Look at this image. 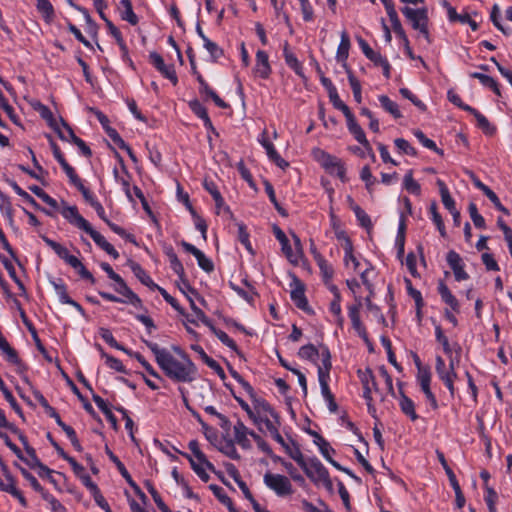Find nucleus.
<instances>
[{
  "instance_id": "f257e3e1",
  "label": "nucleus",
  "mask_w": 512,
  "mask_h": 512,
  "mask_svg": "<svg viewBox=\"0 0 512 512\" xmlns=\"http://www.w3.org/2000/svg\"><path fill=\"white\" fill-rule=\"evenodd\" d=\"M142 342L151 350L155 361L166 377L177 383H190L196 379L197 367L191 359L177 360L166 348L157 343L142 339Z\"/></svg>"
},
{
  "instance_id": "f03ea898",
  "label": "nucleus",
  "mask_w": 512,
  "mask_h": 512,
  "mask_svg": "<svg viewBox=\"0 0 512 512\" xmlns=\"http://www.w3.org/2000/svg\"><path fill=\"white\" fill-rule=\"evenodd\" d=\"M100 267L107 273V276L115 282V285L113 286L114 291L124 297L120 298L112 293L99 291L98 294L104 300L115 303L131 304L135 308L139 309L143 308L141 298L127 285L125 280L113 270L109 263L102 262Z\"/></svg>"
},
{
  "instance_id": "7ed1b4c3",
  "label": "nucleus",
  "mask_w": 512,
  "mask_h": 512,
  "mask_svg": "<svg viewBox=\"0 0 512 512\" xmlns=\"http://www.w3.org/2000/svg\"><path fill=\"white\" fill-rule=\"evenodd\" d=\"M314 154L317 162L328 174L338 177L342 183L348 181L346 168L341 159L321 149H317Z\"/></svg>"
},
{
  "instance_id": "20e7f679",
  "label": "nucleus",
  "mask_w": 512,
  "mask_h": 512,
  "mask_svg": "<svg viewBox=\"0 0 512 512\" xmlns=\"http://www.w3.org/2000/svg\"><path fill=\"white\" fill-rule=\"evenodd\" d=\"M263 482L267 488L272 490L278 497H287L293 494V486L288 477L271 472L265 473Z\"/></svg>"
},
{
  "instance_id": "39448f33",
  "label": "nucleus",
  "mask_w": 512,
  "mask_h": 512,
  "mask_svg": "<svg viewBox=\"0 0 512 512\" xmlns=\"http://www.w3.org/2000/svg\"><path fill=\"white\" fill-rule=\"evenodd\" d=\"M63 218L67 220L74 227L86 232L90 229L91 224L80 215L78 208L73 205H68L65 201H62L61 208L59 207V211Z\"/></svg>"
},
{
  "instance_id": "423d86ee",
  "label": "nucleus",
  "mask_w": 512,
  "mask_h": 512,
  "mask_svg": "<svg viewBox=\"0 0 512 512\" xmlns=\"http://www.w3.org/2000/svg\"><path fill=\"white\" fill-rule=\"evenodd\" d=\"M165 255L168 257L170 268L172 271L179 276V278L182 280L184 287L188 290L189 293H191L194 296L198 295L197 290L192 287L189 282L185 279V270L183 267V264L178 259L177 254L175 253L173 247L171 245L164 246L163 249Z\"/></svg>"
},
{
  "instance_id": "0eeeda50",
  "label": "nucleus",
  "mask_w": 512,
  "mask_h": 512,
  "mask_svg": "<svg viewBox=\"0 0 512 512\" xmlns=\"http://www.w3.org/2000/svg\"><path fill=\"white\" fill-rule=\"evenodd\" d=\"M290 287V298L295 304V306L304 312H312V310L309 307L307 297L305 295L304 283L297 276L294 275L292 282L290 283Z\"/></svg>"
},
{
  "instance_id": "6e6552de",
  "label": "nucleus",
  "mask_w": 512,
  "mask_h": 512,
  "mask_svg": "<svg viewBox=\"0 0 512 512\" xmlns=\"http://www.w3.org/2000/svg\"><path fill=\"white\" fill-rule=\"evenodd\" d=\"M34 111L38 112L39 115L47 125L55 132L57 133L58 137L61 140H67V138L64 136V132L60 128V119L58 120L52 110L47 107L46 105L42 104L39 101H34Z\"/></svg>"
},
{
  "instance_id": "1a4fd4ad",
  "label": "nucleus",
  "mask_w": 512,
  "mask_h": 512,
  "mask_svg": "<svg viewBox=\"0 0 512 512\" xmlns=\"http://www.w3.org/2000/svg\"><path fill=\"white\" fill-rule=\"evenodd\" d=\"M149 61L164 78L170 80L174 86L177 85L178 77L173 64L166 65L163 57L157 52L149 54Z\"/></svg>"
},
{
  "instance_id": "9d476101",
  "label": "nucleus",
  "mask_w": 512,
  "mask_h": 512,
  "mask_svg": "<svg viewBox=\"0 0 512 512\" xmlns=\"http://www.w3.org/2000/svg\"><path fill=\"white\" fill-rule=\"evenodd\" d=\"M258 142L265 149L270 161L282 169H285L289 166V163L280 156L273 143L269 140L267 130H263L262 133L258 136Z\"/></svg>"
},
{
  "instance_id": "9b49d317",
  "label": "nucleus",
  "mask_w": 512,
  "mask_h": 512,
  "mask_svg": "<svg viewBox=\"0 0 512 512\" xmlns=\"http://www.w3.org/2000/svg\"><path fill=\"white\" fill-rule=\"evenodd\" d=\"M303 471L315 484L320 483L329 474L327 468L316 457L309 459L306 463V470Z\"/></svg>"
},
{
  "instance_id": "f8f14e48",
  "label": "nucleus",
  "mask_w": 512,
  "mask_h": 512,
  "mask_svg": "<svg viewBox=\"0 0 512 512\" xmlns=\"http://www.w3.org/2000/svg\"><path fill=\"white\" fill-rule=\"evenodd\" d=\"M253 72L256 77L267 80L272 74V67L269 62V55L264 50H258L255 56Z\"/></svg>"
},
{
  "instance_id": "ddd939ff",
  "label": "nucleus",
  "mask_w": 512,
  "mask_h": 512,
  "mask_svg": "<svg viewBox=\"0 0 512 512\" xmlns=\"http://www.w3.org/2000/svg\"><path fill=\"white\" fill-rule=\"evenodd\" d=\"M360 309H361L360 302L353 304V305H349L348 306V316L351 320L352 327L356 331L358 336L360 338H362L365 343H369V337H368L367 330L360 318Z\"/></svg>"
},
{
  "instance_id": "4468645a",
  "label": "nucleus",
  "mask_w": 512,
  "mask_h": 512,
  "mask_svg": "<svg viewBox=\"0 0 512 512\" xmlns=\"http://www.w3.org/2000/svg\"><path fill=\"white\" fill-rule=\"evenodd\" d=\"M447 263L454 273L455 280L460 282L469 278L468 273L464 269L461 256L454 250H450L446 256Z\"/></svg>"
},
{
  "instance_id": "2eb2a0df",
  "label": "nucleus",
  "mask_w": 512,
  "mask_h": 512,
  "mask_svg": "<svg viewBox=\"0 0 512 512\" xmlns=\"http://www.w3.org/2000/svg\"><path fill=\"white\" fill-rule=\"evenodd\" d=\"M181 246L186 252L192 254L196 258L198 266L203 271L210 273L214 270V264L212 260L206 257V255L196 246L184 240L181 242Z\"/></svg>"
},
{
  "instance_id": "dca6fc26",
  "label": "nucleus",
  "mask_w": 512,
  "mask_h": 512,
  "mask_svg": "<svg viewBox=\"0 0 512 512\" xmlns=\"http://www.w3.org/2000/svg\"><path fill=\"white\" fill-rule=\"evenodd\" d=\"M273 233L275 238L279 241L281 244V250L286 256L287 260L294 265H297L299 262V256L298 254L294 253L292 246L290 244L289 239L287 238L284 231L279 228L278 226H274Z\"/></svg>"
},
{
  "instance_id": "f3484780",
  "label": "nucleus",
  "mask_w": 512,
  "mask_h": 512,
  "mask_svg": "<svg viewBox=\"0 0 512 512\" xmlns=\"http://www.w3.org/2000/svg\"><path fill=\"white\" fill-rule=\"evenodd\" d=\"M318 380H319V384L321 387L322 396L325 399V401L327 402L329 411L331 413H336L338 410V405H337L334 395L332 394L330 387H329L330 375H328V372H326L324 374L320 371Z\"/></svg>"
},
{
  "instance_id": "a211bd4d",
  "label": "nucleus",
  "mask_w": 512,
  "mask_h": 512,
  "mask_svg": "<svg viewBox=\"0 0 512 512\" xmlns=\"http://www.w3.org/2000/svg\"><path fill=\"white\" fill-rule=\"evenodd\" d=\"M347 129L354 139L361 144L366 150H371V145L366 138L365 132L358 124L354 114L346 118Z\"/></svg>"
},
{
  "instance_id": "6ab92c4d",
  "label": "nucleus",
  "mask_w": 512,
  "mask_h": 512,
  "mask_svg": "<svg viewBox=\"0 0 512 512\" xmlns=\"http://www.w3.org/2000/svg\"><path fill=\"white\" fill-rule=\"evenodd\" d=\"M401 12L411 22L415 30L420 28L423 22H428L427 10L425 8L413 9L405 6L401 9Z\"/></svg>"
},
{
  "instance_id": "aec40b11",
  "label": "nucleus",
  "mask_w": 512,
  "mask_h": 512,
  "mask_svg": "<svg viewBox=\"0 0 512 512\" xmlns=\"http://www.w3.org/2000/svg\"><path fill=\"white\" fill-rule=\"evenodd\" d=\"M391 26H392V29H393L394 33L396 34V36L402 41L404 50H405V54L407 55V57L411 60H419L422 63V65L426 68V63L423 60V58L421 56H416L413 53V50L410 47L409 39L402 27L401 22L399 21L397 23L392 24Z\"/></svg>"
},
{
  "instance_id": "412c9836",
  "label": "nucleus",
  "mask_w": 512,
  "mask_h": 512,
  "mask_svg": "<svg viewBox=\"0 0 512 512\" xmlns=\"http://www.w3.org/2000/svg\"><path fill=\"white\" fill-rule=\"evenodd\" d=\"M87 234H89V236L93 239V241L95 242V244L101 248L102 250H104L108 255H110L113 259H118L119 258V253L118 251L114 248V246L112 244H110L106 238L98 231H96L95 229H93V227L91 226L90 229H88L86 231Z\"/></svg>"
},
{
  "instance_id": "4be33fe9",
  "label": "nucleus",
  "mask_w": 512,
  "mask_h": 512,
  "mask_svg": "<svg viewBox=\"0 0 512 512\" xmlns=\"http://www.w3.org/2000/svg\"><path fill=\"white\" fill-rule=\"evenodd\" d=\"M350 38L346 31H343L341 33V40L337 48L336 52V60L338 63L341 64V66L345 69V71L348 73V70H351L348 66L347 59L349 56V49H350Z\"/></svg>"
},
{
  "instance_id": "5701e85b",
  "label": "nucleus",
  "mask_w": 512,
  "mask_h": 512,
  "mask_svg": "<svg viewBox=\"0 0 512 512\" xmlns=\"http://www.w3.org/2000/svg\"><path fill=\"white\" fill-rule=\"evenodd\" d=\"M473 184L477 189L482 191L483 194L492 202L495 209L504 213L505 215L510 214L509 210L502 205L497 194L492 189H490L486 184H484L480 179H478V178L474 179Z\"/></svg>"
},
{
  "instance_id": "b1692460",
  "label": "nucleus",
  "mask_w": 512,
  "mask_h": 512,
  "mask_svg": "<svg viewBox=\"0 0 512 512\" xmlns=\"http://www.w3.org/2000/svg\"><path fill=\"white\" fill-rule=\"evenodd\" d=\"M128 266L131 269V271L133 272V274L135 275V277L143 285L148 287L150 290H153V291L157 290V287H159V285L153 281V279L150 277V275L145 271V269H143V267L139 263H137L133 260H129Z\"/></svg>"
},
{
  "instance_id": "393cba45",
  "label": "nucleus",
  "mask_w": 512,
  "mask_h": 512,
  "mask_svg": "<svg viewBox=\"0 0 512 512\" xmlns=\"http://www.w3.org/2000/svg\"><path fill=\"white\" fill-rule=\"evenodd\" d=\"M437 291L441 297L442 302L445 303L447 306H449L450 310H452L455 313L460 312L459 301L452 294L449 287L443 281H439L438 286H437Z\"/></svg>"
},
{
  "instance_id": "a878e982",
  "label": "nucleus",
  "mask_w": 512,
  "mask_h": 512,
  "mask_svg": "<svg viewBox=\"0 0 512 512\" xmlns=\"http://www.w3.org/2000/svg\"><path fill=\"white\" fill-rule=\"evenodd\" d=\"M4 440H5V443L6 445L18 456V458L26 465L25 466H22L20 465L19 463H16V466L21 470L23 476L32 482V473H31V469H32V466L30 465V463L28 462V460L26 458L23 457L22 455V452L21 450L17 447V445H15L14 443H12L9 439V437L7 436V434L5 433H2V437Z\"/></svg>"
},
{
  "instance_id": "bb28decb",
  "label": "nucleus",
  "mask_w": 512,
  "mask_h": 512,
  "mask_svg": "<svg viewBox=\"0 0 512 512\" xmlns=\"http://www.w3.org/2000/svg\"><path fill=\"white\" fill-rule=\"evenodd\" d=\"M4 440H5V443L6 445L18 456V458L26 465L25 466H22L20 465L19 463H16V466L21 470L23 476L32 482V473H31V469H32V466L30 465V463L28 462V460L26 458L23 457L22 455V452L21 450L17 447V445H15L14 443H12L9 439V437L7 436V434L5 433H2V437Z\"/></svg>"
},
{
  "instance_id": "cd10ccee",
  "label": "nucleus",
  "mask_w": 512,
  "mask_h": 512,
  "mask_svg": "<svg viewBox=\"0 0 512 512\" xmlns=\"http://www.w3.org/2000/svg\"><path fill=\"white\" fill-rule=\"evenodd\" d=\"M399 394H400V400H399V407L403 414L408 416L411 421H416L419 416L415 411V404L414 401L409 398L404 391L402 390V383L399 382Z\"/></svg>"
},
{
  "instance_id": "c85d7f7f",
  "label": "nucleus",
  "mask_w": 512,
  "mask_h": 512,
  "mask_svg": "<svg viewBox=\"0 0 512 512\" xmlns=\"http://www.w3.org/2000/svg\"><path fill=\"white\" fill-rule=\"evenodd\" d=\"M234 437L236 443L242 448V449H250L251 448V442L248 439V436H250L251 432H254L253 430H249L245 424L242 421H238L234 427Z\"/></svg>"
},
{
  "instance_id": "c756f323",
  "label": "nucleus",
  "mask_w": 512,
  "mask_h": 512,
  "mask_svg": "<svg viewBox=\"0 0 512 512\" xmlns=\"http://www.w3.org/2000/svg\"><path fill=\"white\" fill-rule=\"evenodd\" d=\"M0 351L6 357V360L8 362L17 365L19 373L22 375L23 379L28 383V378L24 374V371L22 370V364L17 355V352L15 351L14 348L10 346L7 340L0 344Z\"/></svg>"
},
{
  "instance_id": "7c9ffc66",
  "label": "nucleus",
  "mask_w": 512,
  "mask_h": 512,
  "mask_svg": "<svg viewBox=\"0 0 512 512\" xmlns=\"http://www.w3.org/2000/svg\"><path fill=\"white\" fill-rule=\"evenodd\" d=\"M321 358V365H318V376L320 375V371L322 373L328 372V375H330V370L332 368V362H331V353L328 348V346L324 344H320L318 347V358Z\"/></svg>"
},
{
  "instance_id": "2f4dec72",
  "label": "nucleus",
  "mask_w": 512,
  "mask_h": 512,
  "mask_svg": "<svg viewBox=\"0 0 512 512\" xmlns=\"http://www.w3.org/2000/svg\"><path fill=\"white\" fill-rule=\"evenodd\" d=\"M94 5L98 10L100 17L106 22L109 32L115 38L118 46L120 43H125L120 30L110 20H108L102 12L103 0H94Z\"/></svg>"
},
{
  "instance_id": "473e14b6",
  "label": "nucleus",
  "mask_w": 512,
  "mask_h": 512,
  "mask_svg": "<svg viewBox=\"0 0 512 512\" xmlns=\"http://www.w3.org/2000/svg\"><path fill=\"white\" fill-rule=\"evenodd\" d=\"M470 77L474 78V79H478L482 86L489 88L497 96H499V97L501 96L500 85L491 76L486 75L484 73H480V72H472V73H470Z\"/></svg>"
},
{
  "instance_id": "72a5a7b5",
  "label": "nucleus",
  "mask_w": 512,
  "mask_h": 512,
  "mask_svg": "<svg viewBox=\"0 0 512 512\" xmlns=\"http://www.w3.org/2000/svg\"><path fill=\"white\" fill-rule=\"evenodd\" d=\"M34 195L41 199L45 204L49 206V210H44L46 214L53 215L59 211L58 202L49 196L42 188L34 185Z\"/></svg>"
},
{
  "instance_id": "f704fd0d",
  "label": "nucleus",
  "mask_w": 512,
  "mask_h": 512,
  "mask_svg": "<svg viewBox=\"0 0 512 512\" xmlns=\"http://www.w3.org/2000/svg\"><path fill=\"white\" fill-rule=\"evenodd\" d=\"M348 201L351 203L350 207L354 212L359 225L365 229H370L372 227L370 216L359 205L355 204L350 196L348 197Z\"/></svg>"
},
{
  "instance_id": "c9c22d12",
  "label": "nucleus",
  "mask_w": 512,
  "mask_h": 512,
  "mask_svg": "<svg viewBox=\"0 0 512 512\" xmlns=\"http://www.w3.org/2000/svg\"><path fill=\"white\" fill-rule=\"evenodd\" d=\"M437 185L439 187V192H440L441 200H442L444 207L449 212L456 210L457 208H456L455 200L450 195L449 189L446 186V184L444 183V181H442L441 179H438Z\"/></svg>"
},
{
  "instance_id": "e433bc0d",
  "label": "nucleus",
  "mask_w": 512,
  "mask_h": 512,
  "mask_svg": "<svg viewBox=\"0 0 512 512\" xmlns=\"http://www.w3.org/2000/svg\"><path fill=\"white\" fill-rule=\"evenodd\" d=\"M157 291L161 294V296L164 298V300L168 304H170L173 307V309H175L180 315L186 316L187 320L191 324L197 325V321H195L194 319L189 318L188 315H186L185 309L179 304L177 299L172 297L164 288H162L160 286L157 287Z\"/></svg>"
},
{
  "instance_id": "4c0bfd02",
  "label": "nucleus",
  "mask_w": 512,
  "mask_h": 512,
  "mask_svg": "<svg viewBox=\"0 0 512 512\" xmlns=\"http://www.w3.org/2000/svg\"><path fill=\"white\" fill-rule=\"evenodd\" d=\"M378 101L380 102L381 107L395 119L402 117L398 104L391 100L387 95H379Z\"/></svg>"
},
{
  "instance_id": "58836bf2",
  "label": "nucleus",
  "mask_w": 512,
  "mask_h": 512,
  "mask_svg": "<svg viewBox=\"0 0 512 512\" xmlns=\"http://www.w3.org/2000/svg\"><path fill=\"white\" fill-rule=\"evenodd\" d=\"M209 489L212 491L213 495L219 500V502L227 507L229 512H234V503L231 500V498L225 493L222 487L216 484H210Z\"/></svg>"
},
{
  "instance_id": "ea45409f",
  "label": "nucleus",
  "mask_w": 512,
  "mask_h": 512,
  "mask_svg": "<svg viewBox=\"0 0 512 512\" xmlns=\"http://www.w3.org/2000/svg\"><path fill=\"white\" fill-rule=\"evenodd\" d=\"M468 113L475 117L478 128H480L484 133L492 135L495 132V127H493L487 117L476 108L472 107Z\"/></svg>"
},
{
  "instance_id": "a19ab883",
  "label": "nucleus",
  "mask_w": 512,
  "mask_h": 512,
  "mask_svg": "<svg viewBox=\"0 0 512 512\" xmlns=\"http://www.w3.org/2000/svg\"><path fill=\"white\" fill-rule=\"evenodd\" d=\"M36 7L46 23H51L54 20L55 11L49 0H37Z\"/></svg>"
},
{
  "instance_id": "79ce46f5",
  "label": "nucleus",
  "mask_w": 512,
  "mask_h": 512,
  "mask_svg": "<svg viewBox=\"0 0 512 512\" xmlns=\"http://www.w3.org/2000/svg\"><path fill=\"white\" fill-rule=\"evenodd\" d=\"M52 285L55 291V294L61 304H68L72 300V298L68 294V288L65 282L62 279H57L52 281Z\"/></svg>"
},
{
  "instance_id": "37998d69",
  "label": "nucleus",
  "mask_w": 512,
  "mask_h": 512,
  "mask_svg": "<svg viewBox=\"0 0 512 512\" xmlns=\"http://www.w3.org/2000/svg\"><path fill=\"white\" fill-rule=\"evenodd\" d=\"M123 7L121 11V18L131 25H136L139 22L138 16L134 13L131 0H120Z\"/></svg>"
},
{
  "instance_id": "c03bdc74",
  "label": "nucleus",
  "mask_w": 512,
  "mask_h": 512,
  "mask_svg": "<svg viewBox=\"0 0 512 512\" xmlns=\"http://www.w3.org/2000/svg\"><path fill=\"white\" fill-rule=\"evenodd\" d=\"M210 331L220 340V342L230 348L232 351L238 352L236 342L230 338L227 333L218 329L213 323L208 327Z\"/></svg>"
},
{
  "instance_id": "a18cd8bd",
  "label": "nucleus",
  "mask_w": 512,
  "mask_h": 512,
  "mask_svg": "<svg viewBox=\"0 0 512 512\" xmlns=\"http://www.w3.org/2000/svg\"><path fill=\"white\" fill-rule=\"evenodd\" d=\"M97 347L98 350L100 351L101 357L105 359V363L110 369L120 373H126L125 366L119 359L106 353L100 345H98Z\"/></svg>"
},
{
  "instance_id": "49530a36",
  "label": "nucleus",
  "mask_w": 512,
  "mask_h": 512,
  "mask_svg": "<svg viewBox=\"0 0 512 512\" xmlns=\"http://www.w3.org/2000/svg\"><path fill=\"white\" fill-rule=\"evenodd\" d=\"M429 213L431 215V220L432 222L435 224L437 230L439 231L440 235L442 237H445L446 236V229H445V225H444V222H443V219H442V216L439 214L438 210H437V204L436 202H432L430 207H429Z\"/></svg>"
},
{
  "instance_id": "de8ad7c7",
  "label": "nucleus",
  "mask_w": 512,
  "mask_h": 512,
  "mask_svg": "<svg viewBox=\"0 0 512 512\" xmlns=\"http://www.w3.org/2000/svg\"><path fill=\"white\" fill-rule=\"evenodd\" d=\"M298 356L301 359L309 360L312 363L317 364L318 348L311 343L306 344L299 349Z\"/></svg>"
},
{
  "instance_id": "09e8293b",
  "label": "nucleus",
  "mask_w": 512,
  "mask_h": 512,
  "mask_svg": "<svg viewBox=\"0 0 512 512\" xmlns=\"http://www.w3.org/2000/svg\"><path fill=\"white\" fill-rule=\"evenodd\" d=\"M403 187L404 189L413 195L421 194V186L420 184L413 178L412 170L408 171L403 179Z\"/></svg>"
},
{
  "instance_id": "8fccbe9b",
  "label": "nucleus",
  "mask_w": 512,
  "mask_h": 512,
  "mask_svg": "<svg viewBox=\"0 0 512 512\" xmlns=\"http://www.w3.org/2000/svg\"><path fill=\"white\" fill-rule=\"evenodd\" d=\"M238 241L245 247V249L251 254L254 255L255 252L253 250L252 244L250 242V234L247 230V227L243 223H239L238 225Z\"/></svg>"
},
{
  "instance_id": "3c124183",
  "label": "nucleus",
  "mask_w": 512,
  "mask_h": 512,
  "mask_svg": "<svg viewBox=\"0 0 512 512\" xmlns=\"http://www.w3.org/2000/svg\"><path fill=\"white\" fill-rule=\"evenodd\" d=\"M286 65L295 72V74L301 78H305L304 68L302 63L298 60L294 53L287 54L284 57Z\"/></svg>"
},
{
  "instance_id": "603ef678",
  "label": "nucleus",
  "mask_w": 512,
  "mask_h": 512,
  "mask_svg": "<svg viewBox=\"0 0 512 512\" xmlns=\"http://www.w3.org/2000/svg\"><path fill=\"white\" fill-rule=\"evenodd\" d=\"M358 44L363 54L375 65L382 59L383 56L375 52L363 38L358 39Z\"/></svg>"
},
{
  "instance_id": "864d4df0",
  "label": "nucleus",
  "mask_w": 512,
  "mask_h": 512,
  "mask_svg": "<svg viewBox=\"0 0 512 512\" xmlns=\"http://www.w3.org/2000/svg\"><path fill=\"white\" fill-rule=\"evenodd\" d=\"M328 96L333 107L337 110H340L344 114L345 118L353 114L350 108L340 99L337 90L332 91L330 94H328Z\"/></svg>"
},
{
  "instance_id": "5fc2aeb1",
  "label": "nucleus",
  "mask_w": 512,
  "mask_h": 512,
  "mask_svg": "<svg viewBox=\"0 0 512 512\" xmlns=\"http://www.w3.org/2000/svg\"><path fill=\"white\" fill-rule=\"evenodd\" d=\"M146 489L150 493V495L153 498V501L155 502L158 509L163 512L165 510H168V506L163 501L162 497L160 496L159 492L156 490L154 484L150 480H146L144 483Z\"/></svg>"
},
{
  "instance_id": "6e6d98bb",
  "label": "nucleus",
  "mask_w": 512,
  "mask_h": 512,
  "mask_svg": "<svg viewBox=\"0 0 512 512\" xmlns=\"http://www.w3.org/2000/svg\"><path fill=\"white\" fill-rule=\"evenodd\" d=\"M285 452L302 468V470H306V463L308 461L304 459V456L296 443H293V447L288 446V449H285Z\"/></svg>"
},
{
  "instance_id": "4d7b16f0",
  "label": "nucleus",
  "mask_w": 512,
  "mask_h": 512,
  "mask_svg": "<svg viewBox=\"0 0 512 512\" xmlns=\"http://www.w3.org/2000/svg\"><path fill=\"white\" fill-rule=\"evenodd\" d=\"M413 134L425 148L432 150L438 154H443V150L437 147L435 141L426 137V135L421 130L417 129L413 132Z\"/></svg>"
},
{
  "instance_id": "13d9d810",
  "label": "nucleus",
  "mask_w": 512,
  "mask_h": 512,
  "mask_svg": "<svg viewBox=\"0 0 512 512\" xmlns=\"http://www.w3.org/2000/svg\"><path fill=\"white\" fill-rule=\"evenodd\" d=\"M435 338L438 343L442 345L443 351L446 355L451 356L452 348L449 343L448 337L444 334L441 325H435Z\"/></svg>"
},
{
  "instance_id": "bf43d9fd",
  "label": "nucleus",
  "mask_w": 512,
  "mask_h": 512,
  "mask_svg": "<svg viewBox=\"0 0 512 512\" xmlns=\"http://www.w3.org/2000/svg\"><path fill=\"white\" fill-rule=\"evenodd\" d=\"M199 92L201 95H205L208 98H211L215 105L219 108H227L228 104L219 97V95L209 86H204L203 88H199Z\"/></svg>"
},
{
  "instance_id": "052dcab7",
  "label": "nucleus",
  "mask_w": 512,
  "mask_h": 512,
  "mask_svg": "<svg viewBox=\"0 0 512 512\" xmlns=\"http://www.w3.org/2000/svg\"><path fill=\"white\" fill-rule=\"evenodd\" d=\"M406 288L408 295L414 300L416 309L418 312L422 310V307L424 306V301L422 294L419 290L415 289L409 279H405Z\"/></svg>"
},
{
  "instance_id": "680f3d73",
  "label": "nucleus",
  "mask_w": 512,
  "mask_h": 512,
  "mask_svg": "<svg viewBox=\"0 0 512 512\" xmlns=\"http://www.w3.org/2000/svg\"><path fill=\"white\" fill-rule=\"evenodd\" d=\"M469 215L473 221V224L478 229H485L486 223L484 217L478 212V208L475 203L471 202L468 206Z\"/></svg>"
},
{
  "instance_id": "e2e57ef3",
  "label": "nucleus",
  "mask_w": 512,
  "mask_h": 512,
  "mask_svg": "<svg viewBox=\"0 0 512 512\" xmlns=\"http://www.w3.org/2000/svg\"><path fill=\"white\" fill-rule=\"evenodd\" d=\"M317 266L319 267L323 283L332 281L334 277L333 266L325 258L318 262Z\"/></svg>"
},
{
  "instance_id": "0e129e2a",
  "label": "nucleus",
  "mask_w": 512,
  "mask_h": 512,
  "mask_svg": "<svg viewBox=\"0 0 512 512\" xmlns=\"http://www.w3.org/2000/svg\"><path fill=\"white\" fill-rule=\"evenodd\" d=\"M34 398L44 408L45 413L49 417L54 418L55 421H57V419L60 418L58 412L52 406L49 405L47 399L40 392L34 391Z\"/></svg>"
},
{
  "instance_id": "69168bd1",
  "label": "nucleus",
  "mask_w": 512,
  "mask_h": 512,
  "mask_svg": "<svg viewBox=\"0 0 512 512\" xmlns=\"http://www.w3.org/2000/svg\"><path fill=\"white\" fill-rule=\"evenodd\" d=\"M395 147L400 154L416 156V149L404 138H396L394 140Z\"/></svg>"
},
{
  "instance_id": "338daca9",
  "label": "nucleus",
  "mask_w": 512,
  "mask_h": 512,
  "mask_svg": "<svg viewBox=\"0 0 512 512\" xmlns=\"http://www.w3.org/2000/svg\"><path fill=\"white\" fill-rule=\"evenodd\" d=\"M188 105L190 110L202 121L209 117L206 107L198 99L189 101Z\"/></svg>"
},
{
  "instance_id": "774afa93",
  "label": "nucleus",
  "mask_w": 512,
  "mask_h": 512,
  "mask_svg": "<svg viewBox=\"0 0 512 512\" xmlns=\"http://www.w3.org/2000/svg\"><path fill=\"white\" fill-rule=\"evenodd\" d=\"M318 502L323 509H319L313 503L303 499L301 504L304 512H333L323 500L319 499Z\"/></svg>"
}]
</instances>
